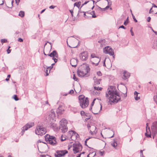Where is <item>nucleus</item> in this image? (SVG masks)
I'll return each mask as SVG.
<instances>
[{
  "instance_id": "1",
  "label": "nucleus",
  "mask_w": 157,
  "mask_h": 157,
  "mask_svg": "<svg viewBox=\"0 0 157 157\" xmlns=\"http://www.w3.org/2000/svg\"><path fill=\"white\" fill-rule=\"evenodd\" d=\"M105 96L108 101L110 103H117L121 99V97L118 94L117 90L111 88L108 89Z\"/></svg>"
},
{
  "instance_id": "2",
  "label": "nucleus",
  "mask_w": 157,
  "mask_h": 157,
  "mask_svg": "<svg viewBox=\"0 0 157 157\" xmlns=\"http://www.w3.org/2000/svg\"><path fill=\"white\" fill-rule=\"evenodd\" d=\"M90 71V69L89 66L87 64H83L82 66L81 69L78 70V76L81 77H88L89 75V72Z\"/></svg>"
},
{
  "instance_id": "3",
  "label": "nucleus",
  "mask_w": 157,
  "mask_h": 157,
  "mask_svg": "<svg viewBox=\"0 0 157 157\" xmlns=\"http://www.w3.org/2000/svg\"><path fill=\"white\" fill-rule=\"evenodd\" d=\"M78 99L80 105L82 108H85L88 106L89 104V100L87 98H85L83 95L79 96Z\"/></svg>"
},
{
  "instance_id": "4",
  "label": "nucleus",
  "mask_w": 157,
  "mask_h": 157,
  "mask_svg": "<svg viewBox=\"0 0 157 157\" xmlns=\"http://www.w3.org/2000/svg\"><path fill=\"white\" fill-rule=\"evenodd\" d=\"M47 132L46 129L42 125H38L35 130V133L36 134L40 136L45 134Z\"/></svg>"
},
{
  "instance_id": "5",
  "label": "nucleus",
  "mask_w": 157,
  "mask_h": 157,
  "mask_svg": "<svg viewBox=\"0 0 157 157\" xmlns=\"http://www.w3.org/2000/svg\"><path fill=\"white\" fill-rule=\"evenodd\" d=\"M45 139L48 143L52 145H56L57 144L56 138L54 136L47 134L45 136Z\"/></svg>"
},
{
  "instance_id": "6",
  "label": "nucleus",
  "mask_w": 157,
  "mask_h": 157,
  "mask_svg": "<svg viewBox=\"0 0 157 157\" xmlns=\"http://www.w3.org/2000/svg\"><path fill=\"white\" fill-rule=\"evenodd\" d=\"M60 124L59 126V129L61 130L63 133L67 132V131L68 128L67 125V121L66 120L63 119L60 121Z\"/></svg>"
},
{
  "instance_id": "7",
  "label": "nucleus",
  "mask_w": 157,
  "mask_h": 157,
  "mask_svg": "<svg viewBox=\"0 0 157 157\" xmlns=\"http://www.w3.org/2000/svg\"><path fill=\"white\" fill-rule=\"evenodd\" d=\"M73 150L75 154H76L81 151L82 149L81 144L79 143H75L73 145Z\"/></svg>"
},
{
  "instance_id": "8",
  "label": "nucleus",
  "mask_w": 157,
  "mask_h": 157,
  "mask_svg": "<svg viewBox=\"0 0 157 157\" xmlns=\"http://www.w3.org/2000/svg\"><path fill=\"white\" fill-rule=\"evenodd\" d=\"M103 52L105 54H108L110 56H113L114 54L113 49L110 47L108 46L105 47L103 49Z\"/></svg>"
},
{
  "instance_id": "9",
  "label": "nucleus",
  "mask_w": 157,
  "mask_h": 157,
  "mask_svg": "<svg viewBox=\"0 0 157 157\" xmlns=\"http://www.w3.org/2000/svg\"><path fill=\"white\" fill-rule=\"evenodd\" d=\"M55 117L56 114L55 111L53 110H52L51 111L50 113L49 114L48 117L47 118L46 120H47L48 121V120H49L50 121H55Z\"/></svg>"
},
{
  "instance_id": "10",
  "label": "nucleus",
  "mask_w": 157,
  "mask_h": 157,
  "mask_svg": "<svg viewBox=\"0 0 157 157\" xmlns=\"http://www.w3.org/2000/svg\"><path fill=\"white\" fill-rule=\"evenodd\" d=\"M67 153V151L66 150L58 151L55 154V156L56 157H62Z\"/></svg>"
},
{
  "instance_id": "11",
  "label": "nucleus",
  "mask_w": 157,
  "mask_h": 157,
  "mask_svg": "<svg viewBox=\"0 0 157 157\" xmlns=\"http://www.w3.org/2000/svg\"><path fill=\"white\" fill-rule=\"evenodd\" d=\"M78 135V134L74 131H71L68 132V136L72 140H74Z\"/></svg>"
},
{
  "instance_id": "12",
  "label": "nucleus",
  "mask_w": 157,
  "mask_h": 157,
  "mask_svg": "<svg viewBox=\"0 0 157 157\" xmlns=\"http://www.w3.org/2000/svg\"><path fill=\"white\" fill-rule=\"evenodd\" d=\"M101 109L102 105L100 104V105H98V106L95 107L92 111L93 113L95 114H97L99 113Z\"/></svg>"
},
{
  "instance_id": "13",
  "label": "nucleus",
  "mask_w": 157,
  "mask_h": 157,
  "mask_svg": "<svg viewBox=\"0 0 157 157\" xmlns=\"http://www.w3.org/2000/svg\"><path fill=\"white\" fill-rule=\"evenodd\" d=\"M152 132L155 135L157 133V121H155L153 123L151 127Z\"/></svg>"
},
{
  "instance_id": "14",
  "label": "nucleus",
  "mask_w": 157,
  "mask_h": 157,
  "mask_svg": "<svg viewBox=\"0 0 157 157\" xmlns=\"http://www.w3.org/2000/svg\"><path fill=\"white\" fill-rule=\"evenodd\" d=\"M79 56L81 60L85 61L88 58V53L86 52H83L79 54Z\"/></svg>"
},
{
  "instance_id": "15",
  "label": "nucleus",
  "mask_w": 157,
  "mask_h": 157,
  "mask_svg": "<svg viewBox=\"0 0 157 157\" xmlns=\"http://www.w3.org/2000/svg\"><path fill=\"white\" fill-rule=\"evenodd\" d=\"M34 125V124L33 122L27 124L25 126L23 127L22 132H24L25 131L27 130L29 128L32 127Z\"/></svg>"
},
{
  "instance_id": "16",
  "label": "nucleus",
  "mask_w": 157,
  "mask_h": 157,
  "mask_svg": "<svg viewBox=\"0 0 157 157\" xmlns=\"http://www.w3.org/2000/svg\"><path fill=\"white\" fill-rule=\"evenodd\" d=\"M88 128L89 130H90L91 134L94 135L96 133V132H95V130L96 129V127L95 126L92 125L91 126L87 125Z\"/></svg>"
},
{
  "instance_id": "17",
  "label": "nucleus",
  "mask_w": 157,
  "mask_h": 157,
  "mask_svg": "<svg viewBox=\"0 0 157 157\" xmlns=\"http://www.w3.org/2000/svg\"><path fill=\"white\" fill-rule=\"evenodd\" d=\"M100 60V58L98 57L93 58V59H91V62H92V63L93 64H95L96 66H97Z\"/></svg>"
},
{
  "instance_id": "18",
  "label": "nucleus",
  "mask_w": 157,
  "mask_h": 157,
  "mask_svg": "<svg viewBox=\"0 0 157 157\" xmlns=\"http://www.w3.org/2000/svg\"><path fill=\"white\" fill-rule=\"evenodd\" d=\"M64 111L63 107L61 105H59L56 110L57 113L59 114H61L63 113Z\"/></svg>"
},
{
  "instance_id": "19",
  "label": "nucleus",
  "mask_w": 157,
  "mask_h": 157,
  "mask_svg": "<svg viewBox=\"0 0 157 157\" xmlns=\"http://www.w3.org/2000/svg\"><path fill=\"white\" fill-rule=\"evenodd\" d=\"M48 56L51 57H52L53 58L56 57L58 58V55L57 52L55 51H53L50 54L48 55Z\"/></svg>"
},
{
  "instance_id": "20",
  "label": "nucleus",
  "mask_w": 157,
  "mask_h": 157,
  "mask_svg": "<svg viewBox=\"0 0 157 157\" xmlns=\"http://www.w3.org/2000/svg\"><path fill=\"white\" fill-rule=\"evenodd\" d=\"M77 61L75 58L72 59L70 61V63L73 67H75L77 65Z\"/></svg>"
},
{
  "instance_id": "21",
  "label": "nucleus",
  "mask_w": 157,
  "mask_h": 157,
  "mask_svg": "<svg viewBox=\"0 0 157 157\" xmlns=\"http://www.w3.org/2000/svg\"><path fill=\"white\" fill-rule=\"evenodd\" d=\"M130 76V74L127 71H125L123 73V76H122V78L124 80L128 78Z\"/></svg>"
},
{
  "instance_id": "22",
  "label": "nucleus",
  "mask_w": 157,
  "mask_h": 157,
  "mask_svg": "<svg viewBox=\"0 0 157 157\" xmlns=\"http://www.w3.org/2000/svg\"><path fill=\"white\" fill-rule=\"evenodd\" d=\"M140 94L137 91H135L134 92V98L136 100L138 101L140 99V96L139 95Z\"/></svg>"
},
{
  "instance_id": "23",
  "label": "nucleus",
  "mask_w": 157,
  "mask_h": 157,
  "mask_svg": "<svg viewBox=\"0 0 157 157\" xmlns=\"http://www.w3.org/2000/svg\"><path fill=\"white\" fill-rule=\"evenodd\" d=\"M148 124L147 123L146 124L147 127H146V131L147 133H145V136L147 137H151V134H147V133H148V131H150L149 127H148V128H147Z\"/></svg>"
},
{
  "instance_id": "24",
  "label": "nucleus",
  "mask_w": 157,
  "mask_h": 157,
  "mask_svg": "<svg viewBox=\"0 0 157 157\" xmlns=\"http://www.w3.org/2000/svg\"><path fill=\"white\" fill-rule=\"evenodd\" d=\"M93 79L94 80V82L95 84H99L100 83V81H101V79H96V77H94V78Z\"/></svg>"
},
{
  "instance_id": "25",
  "label": "nucleus",
  "mask_w": 157,
  "mask_h": 157,
  "mask_svg": "<svg viewBox=\"0 0 157 157\" xmlns=\"http://www.w3.org/2000/svg\"><path fill=\"white\" fill-rule=\"evenodd\" d=\"M111 145L114 148H115L117 145V141L115 140H114L113 142L111 143Z\"/></svg>"
},
{
  "instance_id": "26",
  "label": "nucleus",
  "mask_w": 157,
  "mask_h": 157,
  "mask_svg": "<svg viewBox=\"0 0 157 157\" xmlns=\"http://www.w3.org/2000/svg\"><path fill=\"white\" fill-rule=\"evenodd\" d=\"M25 15V13L24 11H21L19 13V16L22 17H24Z\"/></svg>"
},
{
  "instance_id": "27",
  "label": "nucleus",
  "mask_w": 157,
  "mask_h": 157,
  "mask_svg": "<svg viewBox=\"0 0 157 157\" xmlns=\"http://www.w3.org/2000/svg\"><path fill=\"white\" fill-rule=\"evenodd\" d=\"M81 3L80 2H75L74 4V6H76L78 8H79L81 5Z\"/></svg>"
},
{
  "instance_id": "28",
  "label": "nucleus",
  "mask_w": 157,
  "mask_h": 157,
  "mask_svg": "<svg viewBox=\"0 0 157 157\" xmlns=\"http://www.w3.org/2000/svg\"><path fill=\"white\" fill-rule=\"evenodd\" d=\"M94 88L95 89V90H97L98 91L101 90L102 89V87H99L98 86H94Z\"/></svg>"
},
{
  "instance_id": "29",
  "label": "nucleus",
  "mask_w": 157,
  "mask_h": 157,
  "mask_svg": "<svg viewBox=\"0 0 157 157\" xmlns=\"http://www.w3.org/2000/svg\"><path fill=\"white\" fill-rule=\"evenodd\" d=\"M90 14L92 15V17L93 18H95L96 17V16L95 15L94 11H92Z\"/></svg>"
},
{
  "instance_id": "30",
  "label": "nucleus",
  "mask_w": 157,
  "mask_h": 157,
  "mask_svg": "<svg viewBox=\"0 0 157 157\" xmlns=\"http://www.w3.org/2000/svg\"><path fill=\"white\" fill-rule=\"evenodd\" d=\"M96 100V98L94 99L93 100L92 103H91V105L90 108V110H91L92 109V107L93 106V105L94 103V101Z\"/></svg>"
},
{
  "instance_id": "31",
  "label": "nucleus",
  "mask_w": 157,
  "mask_h": 157,
  "mask_svg": "<svg viewBox=\"0 0 157 157\" xmlns=\"http://www.w3.org/2000/svg\"><path fill=\"white\" fill-rule=\"evenodd\" d=\"M60 139L62 141L65 140L66 138L65 136L62 135L60 137Z\"/></svg>"
},
{
  "instance_id": "32",
  "label": "nucleus",
  "mask_w": 157,
  "mask_h": 157,
  "mask_svg": "<svg viewBox=\"0 0 157 157\" xmlns=\"http://www.w3.org/2000/svg\"><path fill=\"white\" fill-rule=\"evenodd\" d=\"M91 59H93V58H95L96 57H97L95 54L92 53L91 55Z\"/></svg>"
},
{
  "instance_id": "33",
  "label": "nucleus",
  "mask_w": 157,
  "mask_h": 157,
  "mask_svg": "<svg viewBox=\"0 0 157 157\" xmlns=\"http://www.w3.org/2000/svg\"><path fill=\"white\" fill-rule=\"evenodd\" d=\"M94 93L96 95H99L100 94V92L99 91H98L97 90H95L94 91Z\"/></svg>"
},
{
  "instance_id": "34",
  "label": "nucleus",
  "mask_w": 157,
  "mask_h": 157,
  "mask_svg": "<svg viewBox=\"0 0 157 157\" xmlns=\"http://www.w3.org/2000/svg\"><path fill=\"white\" fill-rule=\"evenodd\" d=\"M153 99L155 102H157V93H156V95L154 96Z\"/></svg>"
},
{
  "instance_id": "35",
  "label": "nucleus",
  "mask_w": 157,
  "mask_h": 157,
  "mask_svg": "<svg viewBox=\"0 0 157 157\" xmlns=\"http://www.w3.org/2000/svg\"><path fill=\"white\" fill-rule=\"evenodd\" d=\"M13 98L16 101H18L19 100V99L16 95H14Z\"/></svg>"
},
{
  "instance_id": "36",
  "label": "nucleus",
  "mask_w": 157,
  "mask_h": 157,
  "mask_svg": "<svg viewBox=\"0 0 157 157\" xmlns=\"http://www.w3.org/2000/svg\"><path fill=\"white\" fill-rule=\"evenodd\" d=\"M7 40L6 39H2L1 40V42L3 44V43H4L6 42H7Z\"/></svg>"
},
{
  "instance_id": "37",
  "label": "nucleus",
  "mask_w": 157,
  "mask_h": 157,
  "mask_svg": "<svg viewBox=\"0 0 157 157\" xmlns=\"http://www.w3.org/2000/svg\"><path fill=\"white\" fill-rule=\"evenodd\" d=\"M132 17L133 18V20H134V21L136 22H137V20L136 19L135 16L134 15L132 14Z\"/></svg>"
},
{
  "instance_id": "38",
  "label": "nucleus",
  "mask_w": 157,
  "mask_h": 157,
  "mask_svg": "<svg viewBox=\"0 0 157 157\" xmlns=\"http://www.w3.org/2000/svg\"><path fill=\"white\" fill-rule=\"evenodd\" d=\"M40 157H51L49 155H40Z\"/></svg>"
},
{
  "instance_id": "39",
  "label": "nucleus",
  "mask_w": 157,
  "mask_h": 157,
  "mask_svg": "<svg viewBox=\"0 0 157 157\" xmlns=\"http://www.w3.org/2000/svg\"><path fill=\"white\" fill-rule=\"evenodd\" d=\"M92 154L94 155V156L96 155V153L94 152H93L92 153H90L89 155H88L87 157H91V156H90V155H91Z\"/></svg>"
},
{
  "instance_id": "40",
  "label": "nucleus",
  "mask_w": 157,
  "mask_h": 157,
  "mask_svg": "<svg viewBox=\"0 0 157 157\" xmlns=\"http://www.w3.org/2000/svg\"><path fill=\"white\" fill-rule=\"evenodd\" d=\"M52 66H50V67H47V69H48L49 70V73H50L51 70L52 68Z\"/></svg>"
},
{
  "instance_id": "41",
  "label": "nucleus",
  "mask_w": 157,
  "mask_h": 157,
  "mask_svg": "<svg viewBox=\"0 0 157 157\" xmlns=\"http://www.w3.org/2000/svg\"><path fill=\"white\" fill-rule=\"evenodd\" d=\"M71 110H72V111H73V112L74 113H76L77 112V109L76 108H72L71 109Z\"/></svg>"
},
{
  "instance_id": "42",
  "label": "nucleus",
  "mask_w": 157,
  "mask_h": 157,
  "mask_svg": "<svg viewBox=\"0 0 157 157\" xmlns=\"http://www.w3.org/2000/svg\"><path fill=\"white\" fill-rule=\"evenodd\" d=\"M49 70L46 68V69L45 71V73H46V76H47L48 75L49 72H48V70Z\"/></svg>"
},
{
  "instance_id": "43",
  "label": "nucleus",
  "mask_w": 157,
  "mask_h": 157,
  "mask_svg": "<svg viewBox=\"0 0 157 157\" xmlns=\"http://www.w3.org/2000/svg\"><path fill=\"white\" fill-rule=\"evenodd\" d=\"M73 79L76 81H77L78 80V78H77L76 77V76L74 74L73 75Z\"/></svg>"
},
{
  "instance_id": "44",
  "label": "nucleus",
  "mask_w": 157,
  "mask_h": 157,
  "mask_svg": "<svg viewBox=\"0 0 157 157\" xmlns=\"http://www.w3.org/2000/svg\"><path fill=\"white\" fill-rule=\"evenodd\" d=\"M107 1L108 2V5H109V6H110L111 5V2L109 0H107Z\"/></svg>"
},
{
  "instance_id": "45",
  "label": "nucleus",
  "mask_w": 157,
  "mask_h": 157,
  "mask_svg": "<svg viewBox=\"0 0 157 157\" xmlns=\"http://www.w3.org/2000/svg\"><path fill=\"white\" fill-rule=\"evenodd\" d=\"M140 156L141 157H144V156L143 153V151L142 150H141L140 151Z\"/></svg>"
},
{
  "instance_id": "46",
  "label": "nucleus",
  "mask_w": 157,
  "mask_h": 157,
  "mask_svg": "<svg viewBox=\"0 0 157 157\" xmlns=\"http://www.w3.org/2000/svg\"><path fill=\"white\" fill-rule=\"evenodd\" d=\"M20 0H15V3L18 5L19 2H20Z\"/></svg>"
},
{
  "instance_id": "47",
  "label": "nucleus",
  "mask_w": 157,
  "mask_h": 157,
  "mask_svg": "<svg viewBox=\"0 0 157 157\" xmlns=\"http://www.w3.org/2000/svg\"><path fill=\"white\" fill-rule=\"evenodd\" d=\"M10 48V47L9 46L8 48V49L7 50V53L8 54H9L10 52L11 51L9 49V48Z\"/></svg>"
},
{
  "instance_id": "48",
  "label": "nucleus",
  "mask_w": 157,
  "mask_h": 157,
  "mask_svg": "<svg viewBox=\"0 0 157 157\" xmlns=\"http://www.w3.org/2000/svg\"><path fill=\"white\" fill-rule=\"evenodd\" d=\"M10 75H8V76H7V78L6 79V81H8L9 80V78H10Z\"/></svg>"
},
{
  "instance_id": "49",
  "label": "nucleus",
  "mask_w": 157,
  "mask_h": 157,
  "mask_svg": "<svg viewBox=\"0 0 157 157\" xmlns=\"http://www.w3.org/2000/svg\"><path fill=\"white\" fill-rule=\"evenodd\" d=\"M97 74L98 76H101L102 75L100 71H98L97 72Z\"/></svg>"
},
{
  "instance_id": "50",
  "label": "nucleus",
  "mask_w": 157,
  "mask_h": 157,
  "mask_svg": "<svg viewBox=\"0 0 157 157\" xmlns=\"http://www.w3.org/2000/svg\"><path fill=\"white\" fill-rule=\"evenodd\" d=\"M56 7V6H55L52 5V6H49V8L50 9H54Z\"/></svg>"
},
{
  "instance_id": "51",
  "label": "nucleus",
  "mask_w": 157,
  "mask_h": 157,
  "mask_svg": "<svg viewBox=\"0 0 157 157\" xmlns=\"http://www.w3.org/2000/svg\"><path fill=\"white\" fill-rule=\"evenodd\" d=\"M132 28L130 30V31L131 33V35L132 36H134V33H133L132 31Z\"/></svg>"
},
{
  "instance_id": "52",
  "label": "nucleus",
  "mask_w": 157,
  "mask_h": 157,
  "mask_svg": "<svg viewBox=\"0 0 157 157\" xmlns=\"http://www.w3.org/2000/svg\"><path fill=\"white\" fill-rule=\"evenodd\" d=\"M90 138H88L86 139V140H85V144L86 145H87L86 144L87 141Z\"/></svg>"
},
{
  "instance_id": "53",
  "label": "nucleus",
  "mask_w": 157,
  "mask_h": 157,
  "mask_svg": "<svg viewBox=\"0 0 157 157\" xmlns=\"http://www.w3.org/2000/svg\"><path fill=\"white\" fill-rule=\"evenodd\" d=\"M52 59L54 60V62L56 63L57 62V59L55 58H55H52Z\"/></svg>"
},
{
  "instance_id": "54",
  "label": "nucleus",
  "mask_w": 157,
  "mask_h": 157,
  "mask_svg": "<svg viewBox=\"0 0 157 157\" xmlns=\"http://www.w3.org/2000/svg\"><path fill=\"white\" fill-rule=\"evenodd\" d=\"M120 28H123V29H126V28L124 27V26L123 25H121V26H120L119 28V29H120Z\"/></svg>"
},
{
  "instance_id": "55",
  "label": "nucleus",
  "mask_w": 157,
  "mask_h": 157,
  "mask_svg": "<svg viewBox=\"0 0 157 157\" xmlns=\"http://www.w3.org/2000/svg\"><path fill=\"white\" fill-rule=\"evenodd\" d=\"M18 41H19V42H23V40L22 39H21V38H18Z\"/></svg>"
},
{
  "instance_id": "56",
  "label": "nucleus",
  "mask_w": 157,
  "mask_h": 157,
  "mask_svg": "<svg viewBox=\"0 0 157 157\" xmlns=\"http://www.w3.org/2000/svg\"><path fill=\"white\" fill-rule=\"evenodd\" d=\"M74 92V90H71L69 92V93L70 94H73Z\"/></svg>"
},
{
  "instance_id": "57",
  "label": "nucleus",
  "mask_w": 157,
  "mask_h": 157,
  "mask_svg": "<svg viewBox=\"0 0 157 157\" xmlns=\"http://www.w3.org/2000/svg\"><path fill=\"white\" fill-rule=\"evenodd\" d=\"M109 6H109V5H108L105 8H104V10H107L109 7Z\"/></svg>"
},
{
  "instance_id": "58",
  "label": "nucleus",
  "mask_w": 157,
  "mask_h": 157,
  "mask_svg": "<svg viewBox=\"0 0 157 157\" xmlns=\"http://www.w3.org/2000/svg\"><path fill=\"white\" fill-rule=\"evenodd\" d=\"M128 21H125L124 22V25H127V24H128Z\"/></svg>"
},
{
  "instance_id": "59",
  "label": "nucleus",
  "mask_w": 157,
  "mask_h": 157,
  "mask_svg": "<svg viewBox=\"0 0 157 157\" xmlns=\"http://www.w3.org/2000/svg\"><path fill=\"white\" fill-rule=\"evenodd\" d=\"M80 114L82 115H84L85 114V112L84 111H81L80 112Z\"/></svg>"
},
{
  "instance_id": "60",
  "label": "nucleus",
  "mask_w": 157,
  "mask_h": 157,
  "mask_svg": "<svg viewBox=\"0 0 157 157\" xmlns=\"http://www.w3.org/2000/svg\"><path fill=\"white\" fill-rule=\"evenodd\" d=\"M151 19V17H147V21L148 22H150V21Z\"/></svg>"
},
{
  "instance_id": "61",
  "label": "nucleus",
  "mask_w": 157,
  "mask_h": 157,
  "mask_svg": "<svg viewBox=\"0 0 157 157\" xmlns=\"http://www.w3.org/2000/svg\"><path fill=\"white\" fill-rule=\"evenodd\" d=\"M77 46H78V45H76V46H71V47H70V46H69V47H71V48H76L77 47Z\"/></svg>"
},
{
  "instance_id": "62",
  "label": "nucleus",
  "mask_w": 157,
  "mask_h": 157,
  "mask_svg": "<svg viewBox=\"0 0 157 157\" xmlns=\"http://www.w3.org/2000/svg\"><path fill=\"white\" fill-rule=\"evenodd\" d=\"M74 41L75 42H78V40L77 39H74Z\"/></svg>"
},
{
  "instance_id": "63",
  "label": "nucleus",
  "mask_w": 157,
  "mask_h": 157,
  "mask_svg": "<svg viewBox=\"0 0 157 157\" xmlns=\"http://www.w3.org/2000/svg\"><path fill=\"white\" fill-rule=\"evenodd\" d=\"M84 17H86V18H88V17L86 16V13H84Z\"/></svg>"
},
{
  "instance_id": "64",
  "label": "nucleus",
  "mask_w": 157,
  "mask_h": 157,
  "mask_svg": "<svg viewBox=\"0 0 157 157\" xmlns=\"http://www.w3.org/2000/svg\"><path fill=\"white\" fill-rule=\"evenodd\" d=\"M45 9H44V10H42L41 11V13H42L43 12H44V11L45 10Z\"/></svg>"
}]
</instances>
